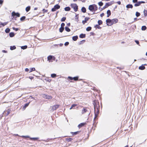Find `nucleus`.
Returning a JSON list of instances; mask_svg holds the SVG:
<instances>
[{
	"label": "nucleus",
	"mask_w": 147,
	"mask_h": 147,
	"mask_svg": "<svg viewBox=\"0 0 147 147\" xmlns=\"http://www.w3.org/2000/svg\"><path fill=\"white\" fill-rule=\"evenodd\" d=\"M100 25H98V24H96L94 26V27L96 28H97L98 29H100L101 28V27L99 26Z\"/></svg>",
	"instance_id": "41"
},
{
	"label": "nucleus",
	"mask_w": 147,
	"mask_h": 147,
	"mask_svg": "<svg viewBox=\"0 0 147 147\" xmlns=\"http://www.w3.org/2000/svg\"><path fill=\"white\" fill-rule=\"evenodd\" d=\"M100 108H97L94 109V121L96 119H97L98 116V115L100 113Z\"/></svg>",
	"instance_id": "2"
},
{
	"label": "nucleus",
	"mask_w": 147,
	"mask_h": 147,
	"mask_svg": "<svg viewBox=\"0 0 147 147\" xmlns=\"http://www.w3.org/2000/svg\"><path fill=\"white\" fill-rule=\"evenodd\" d=\"M85 40H83L82 41H80V42L79 43V44L80 45V44H82L83 43L85 42Z\"/></svg>",
	"instance_id": "55"
},
{
	"label": "nucleus",
	"mask_w": 147,
	"mask_h": 147,
	"mask_svg": "<svg viewBox=\"0 0 147 147\" xmlns=\"http://www.w3.org/2000/svg\"><path fill=\"white\" fill-rule=\"evenodd\" d=\"M108 3H109V4H110V6L111 5H112V4H113L114 3V1H111V2H108Z\"/></svg>",
	"instance_id": "59"
},
{
	"label": "nucleus",
	"mask_w": 147,
	"mask_h": 147,
	"mask_svg": "<svg viewBox=\"0 0 147 147\" xmlns=\"http://www.w3.org/2000/svg\"><path fill=\"white\" fill-rule=\"evenodd\" d=\"M2 52H3V53H7V51H5V50H3L2 51Z\"/></svg>",
	"instance_id": "64"
},
{
	"label": "nucleus",
	"mask_w": 147,
	"mask_h": 147,
	"mask_svg": "<svg viewBox=\"0 0 147 147\" xmlns=\"http://www.w3.org/2000/svg\"><path fill=\"white\" fill-rule=\"evenodd\" d=\"M70 6L72 8L74 9L75 11L76 12L78 11V6L76 4H71L70 5Z\"/></svg>",
	"instance_id": "3"
},
{
	"label": "nucleus",
	"mask_w": 147,
	"mask_h": 147,
	"mask_svg": "<svg viewBox=\"0 0 147 147\" xmlns=\"http://www.w3.org/2000/svg\"><path fill=\"white\" fill-rule=\"evenodd\" d=\"M78 14L76 15V16H75L76 17L75 19L77 20V22H78L79 21V20H78L79 17H78Z\"/></svg>",
	"instance_id": "48"
},
{
	"label": "nucleus",
	"mask_w": 147,
	"mask_h": 147,
	"mask_svg": "<svg viewBox=\"0 0 147 147\" xmlns=\"http://www.w3.org/2000/svg\"><path fill=\"white\" fill-rule=\"evenodd\" d=\"M8 23V22H5L4 23H2V22H0V25H1V26H5Z\"/></svg>",
	"instance_id": "21"
},
{
	"label": "nucleus",
	"mask_w": 147,
	"mask_h": 147,
	"mask_svg": "<svg viewBox=\"0 0 147 147\" xmlns=\"http://www.w3.org/2000/svg\"><path fill=\"white\" fill-rule=\"evenodd\" d=\"M89 18L86 17L85 18L84 20L82 21V23L83 24H85L87 22V21L90 19Z\"/></svg>",
	"instance_id": "14"
},
{
	"label": "nucleus",
	"mask_w": 147,
	"mask_h": 147,
	"mask_svg": "<svg viewBox=\"0 0 147 147\" xmlns=\"http://www.w3.org/2000/svg\"><path fill=\"white\" fill-rule=\"evenodd\" d=\"M78 38V36L77 35L73 36L72 37V39L73 40L76 41Z\"/></svg>",
	"instance_id": "18"
},
{
	"label": "nucleus",
	"mask_w": 147,
	"mask_h": 147,
	"mask_svg": "<svg viewBox=\"0 0 147 147\" xmlns=\"http://www.w3.org/2000/svg\"><path fill=\"white\" fill-rule=\"evenodd\" d=\"M138 2V0H133L132 2L134 3H136Z\"/></svg>",
	"instance_id": "60"
},
{
	"label": "nucleus",
	"mask_w": 147,
	"mask_h": 147,
	"mask_svg": "<svg viewBox=\"0 0 147 147\" xmlns=\"http://www.w3.org/2000/svg\"><path fill=\"white\" fill-rule=\"evenodd\" d=\"M147 28L145 26H143L141 27V30H142L144 31L146 30Z\"/></svg>",
	"instance_id": "34"
},
{
	"label": "nucleus",
	"mask_w": 147,
	"mask_h": 147,
	"mask_svg": "<svg viewBox=\"0 0 147 147\" xmlns=\"http://www.w3.org/2000/svg\"><path fill=\"white\" fill-rule=\"evenodd\" d=\"M65 26V23L63 22L61 24V27L64 28Z\"/></svg>",
	"instance_id": "56"
},
{
	"label": "nucleus",
	"mask_w": 147,
	"mask_h": 147,
	"mask_svg": "<svg viewBox=\"0 0 147 147\" xmlns=\"http://www.w3.org/2000/svg\"><path fill=\"white\" fill-rule=\"evenodd\" d=\"M145 68V67L144 66V65H142L141 66H140L139 67V69L141 70H143Z\"/></svg>",
	"instance_id": "17"
},
{
	"label": "nucleus",
	"mask_w": 147,
	"mask_h": 147,
	"mask_svg": "<svg viewBox=\"0 0 147 147\" xmlns=\"http://www.w3.org/2000/svg\"><path fill=\"white\" fill-rule=\"evenodd\" d=\"M86 122L81 123L78 125V127L79 128H80L81 127L84 126L85 125H86Z\"/></svg>",
	"instance_id": "15"
},
{
	"label": "nucleus",
	"mask_w": 147,
	"mask_h": 147,
	"mask_svg": "<svg viewBox=\"0 0 147 147\" xmlns=\"http://www.w3.org/2000/svg\"><path fill=\"white\" fill-rule=\"evenodd\" d=\"M69 43L68 42H66L65 43L64 45L65 46H67L69 45Z\"/></svg>",
	"instance_id": "57"
},
{
	"label": "nucleus",
	"mask_w": 147,
	"mask_h": 147,
	"mask_svg": "<svg viewBox=\"0 0 147 147\" xmlns=\"http://www.w3.org/2000/svg\"><path fill=\"white\" fill-rule=\"evenodd\" d=\"M31 140H33L34 141H36V140H37L38 139H39V138H38V137H36V138H31V137H30L29 138Z\"/></svg>",
	"instance_id": "25"
},
{
	"label": "nucleus",
	"mask_w": 147,
	"mask_h": 147,
	"mask_svg": "<svg viewBox=\"0 0 147 147\" xmlns=\"http://www.w3.org/2000/svg\"><path fill=\"white\" fill-rule=\"evenodd\" d=\"M103 3L101 1H100V2H99V3H98V5L100 6H102L103 5Z\"/></svg>",
	"instance_id": "47"
},
{
	"label": "nucleus",
	"mask_w": 147,
	"mask_h": 147,
	"mask_svg": "<svg viewBox=\"0 0 147 147\" xmlns=\"http://www.w3.org/2000/svg\"><path fill=\"white\" fill-rule=\"evenodd\" d=\"M35 70V68L33 67L30 69V71H29V72H30L32 71H34Z\"/></svg>",
	"instance_id": "49"
},
{
	"label": "nucleus",
	"mask_w": 147,
	"mask_h": 147,
	"mask_svg": "<svg viewBox=\"0 0 147 147\" xmlns=\"http://www.w3.org/2000/svg\"><path fill=\"white\" fill-rule=\"evenodd\" d=\"M42 11H43V13H47L48 12V10L45 9H42Z\"/></svg>",
	"instance_id": "53"
},
{
	"label": "nucleus",
	"mask_w": 147,
	"mask_h": 147,
	"mask_svg": "<svg viewBox=\"0 0 147 147\" xmlns=\"http://www.w3.org/2000/svg\"><path fill=\"white\" fill-rule=\"evenodd\" d=\"M55 58L54 56L52 55H50L47 57V60L49 62H53V61H55Z\"/></svg>",
	"instance_id": "6"
},
{
	"label": "nucleus",
	"mask_w": 147,
	"mask_h": 147,
	"mask_svg": "<svg viewBox=\"0 0 147 147\" xmlns=\"http://www.w3.org/2000/svg\"><path fill=\"white\" fill-rule=\"evenodd\" d=\"M65 30L67 32H69L71 31V30L68 27L66 26L65 27Z\"/></svg>",
	"instance_id": "31"
},
{
	"label": "nucleus",
	"mask_w": 147,
	"mask_h": 147,
	"mask_svg": "<svg viewBox=\"0 0 147 147\" xmlns=\"http://www.w3.org/2000/svg\"><path fill=\"white\" fill-rule=\"evenodd\" d=\"M64 30V28L60 27L59 29V31L60 32H62Z\"/></svg>",
	"instance_id": "40"
},
{
	"label": "nucleus",
	"mask_w": 147,
	"mask_h": 147,
	"mask_svg": "<svg viewBox=\"0 0 147 147\" xmlns=\"http://www.w3.org/2000/svg\"><path fill=\"white\" fill-rule=\"evenodd\" d=\"M81 11L83 13H85L86 12V8L84 7H82L81 8Z\"/></svg>",
	"instance_id": "26"
},
{
	"label": "nucleus",
	"mask_w": 147,
	"mask_h": 147,
	"mask_svg": "<svg viewBox=\"0 0 147 147\" xmlns=\"http://www.w3.org/2000/svg\"><path fill=\"white\" fill-rule=\"evenodd\" d=\"M104 13H103L100 14V16L101 17H102L103 16H104Z\"/></svg>",
	"instance_id": "62"
},
{
	"label": "nucleus",
	"mask_w": 147,
	"mask_h": 147,
	"mask_svg": "<svg viewBox=\"0 0 147 147\" xmlns=\"http://www.w3.org/2000/svg\"><path fill=\"white\" fill-rule=\"evenodd\" d=\"M51 76L52 78H55L56 77L57 75L55 74H52L51 75Z\"/></svg>",
	"instance_id": "37"
},
{
	"label": "nucleus",
	"mask_w": 147,
	"mask_h": 147,
	"mask_svg": "<svg viewBox=\"0 0 147 147\" xmlns=\"http://www.w3.org/2000/svg\"><path fill=\"white\" fill-rule=\"evenodd\" d=\"M30 102H29L28 103H26L25 104L24 106L22 108V109L23 110H25L26 107H27L29 105Z\"/></svg>",
	"instance_id": "16"
},
{
	"label": "nucleus",
	"mask_w": 147,
	"mask_h": 147,
	"mask_svg": "<svg viewBox=\"0 0 147 147\" xmlns=\"http://www.w3.org/2000/svg\"><path fill=\"white\" fill-rule=\"evenodd\" d=\"M79 76H76L75 77H72L71 76H68V78L70 80H74L75 81H77L78 80Z\"/></svg>",
	"instance_id": "8"
},
{
	"label": "nucleus",
	"mask_w": 147,
	"mask_h": 147,
	"mask_svg": "<svg viewBox=\"0 0 147 147\" xmlns=\"http://www.w3.org/2000/svg\"><path fill=\"white\" fill-rule=\"evenodd\" d=\"M60 7V6L58 4L55 5L54 7L51 9V11L53 12L55 11L56 10L59 9Z\"/></svg>",
	"instance_id": "7"
},
{
	"label": "nucleus",
	"mask_w": 147,
	"mask_h": 147,
	"mask_svg": "<svg viewBox=\"0 0 147 147\" xmlns=\"http://www.w3.org/2000/svg\"><path fill=\"white\" fill-rule=\"evenodd\" d=\"M93 104L94 105V109L97 108H100V107L99 105V103L97 100H94L93 101Z\"/></svg>",
	"instance_id": "4"
},
{
	"label": "nucleus",
	"mask_w": 147,
	"mask_h": 147,
	"mask_svg": "<svg viewBox=\"0 0 147 147\" xmlns=\"http://www.w3.org/2000/svg\"><path fill=\"white\" fill-rule=\"evenodd\" d=\"M112 20V23L113 24H115L117 23L118 21V20L117 19L115 18V19H111Z\"/></svg>",
	"instance_id": "13"
},
{
	"label": "nucleus",
	"mask_w": 147,
	"mask_h": 147,
	"mask_svg": "<svg viewBox=\"0 0 147 147\" xmlns=\"http://www.w3.org/2000/svg\"><path fill=\"white\" fill-rule=\"evenodd\" d=\"M42 97L43 98L48 99H51L52 98V97L51 96L45 94H43Z\"/></svg>",
	"instance_id": "10"
},
{
	"label": "nucleus",
	"mask_w": 147,
	"mask_h": 147,
	"mask_svg": "<svg viewBox=\"0 0 147 147\" xmlns=\"http://www.w3.org/2000/svg\"><path fill=\"white\" fill-rule=\"evenodd\" d=\"M20 137H21L22 138H30V136H20Z\"/></svg>",
	"instance_id": "54"
},
{
	"label": "nucleus",
	"mask_w": 147,
	"mask_h": 147,
	"mask_svg": "<svg viewBox=\"0 0 147 147\" xmlns=\"http://www.w3.org/2000/svg\"><path fill=\"white\" fill-rule=\"evenodd\" d=\"M140 13L138 12V11L136 12V16L137 17H138L140 16Z\"/></svg>",
	"instance_id": "46"
},
{
	"label": "nucleus",
	"mask_w": 147,
	"mask_h": 147,
	"mask_svg": "<svg viewBox=\"0 0 147 147\" xmlns=\"http://www.w3.org/2000/svg\"><path fill=\"white\" fill-rule=\"evenodd\" d=\"M15 34L13 32H11L9 34V36L10 37H13L15 36Z\"/></svg>",
	"instance_id": "24"
},
{
	"label": "nucleus",
	"mask_w": 147,
	"mask_h": 147,
	"mask_svg": "<svg viewBox=\"0 0 147 147\" xmlns=\"http://www.w3.org/2000/svg\"><path fill=\"white\" fill-rule=\"evenodd\" d=\"M87 111V110L85 108H84L82 110V114L84 113H86Z\"/></svg>",
	"instance_id": "36"
},
{
	"label": "nucleus",
	"mask_w": 147,
	"mask_h": 147,
	"mask_svg": "<svg viewBox=\"0 0 147 147\" xmlns=\"http://www.w3.org/2000/svg\"><path fill=\"white\" fill-rule=\"evenodd\" d=\"M59 106V105H53L52 107V109L53 110H55L57 109Z\"/></svg>",
	"instance_id": "12"
},
{
	"label": "nucleus",
	"mask_w": 147,
	"mask_h": 147,
	"mask_svg": "<svg viewBox=\"0 0 147 147\" xmlns=\"http://www.w3.org/2000/svg\"><path fill=\"white\" fill-rule=\"evenodd\" d=\"M26 19V17L25 16H23L21 17L20 18V20L22 21H24Z\"/></svg>",
	"instance_id": "39"
},
{
	"label": "nucleus",
	"mask_w": 147,
	"mask_h": 147,
	"mask_svg": "<svg viewBox=\"0 0 147 147\" xmlns=\"http://www.w3.org/2000/svg\"><path fill=\"white\" fill-rule=\"evenodd\" d=\"M66 19V18L65 17H63L61 19V21L62 22H63L65 21Z\"/></svg>",
	"instance_id": "45"
},
{
	"label": "nucleus",
	"mask_w": 147,
	"mask_h": 147,
	"mask_svg": "<svg viewBox=\"0 0 147 147\" xmlns=\"http://www.w3.org/2000/svg\"><path fill=\"white\" fill-rule=\"evenodd\" d=\"M79 132H80L79 131H76V132H71V133L73 135H76L78 134Z\"/></svg>",
	"instance_id": "27"
},
{
	"label": "nucleus",
	"mask_w": 147,
	"mask_h": 147,
	"mask_svg": "<svg viewBox=\"0 0 147 147\" xmlns=\"http://www.w3.org/2000/svg\"><path fill=\"white\" fill-rule=\"evenodd\" d=\"M143 12L145 16H147V10H146L144 9Z\"/></svg>",
	"instance_id": "43"
},
{
	"label": "nucleus",
	"mask_w": 147,
	"mask_h": 147,
	"mask_svg": "<svg viewBox=\"0 0 147 147\" xmlns=\"http://www.w3.org/2000/svg\"><path fill=\"white\" fill-rule=\"evenodd\" d=\"M55 138H55L53 139V138H48L45 141L47 142H48L50 140H52V139H55Z\"/></svg>",
	"instance_id": "58"
},
{
	"label": "nucleus",
	"mask_w": 147,
	"mask_h": 147,
	"mask_svg": "<svg viewBox=\"0 0 147 147\" xmlns=\"http://www.w3.org/2000/svg\"><path fill=\"white\" fill-rule=\"evenodd\" d=\"M91 29H92L91 27H90V26H89L86 28V30L87 31H89L91 30Z\"/></svg>",
	"instance_id": "38"
},
{
	"label": "nucleus",
	"mask_w": 147,
	"mask_h": 147,
	"mask_svg": "<svg viewBox=\"0 0 147 147\" xmlns=\"http://www.w3.org/2000/svg\"><path fill=\"white\" fill-rule=\"evenodd\" d=\"M86 36V35L85 34H83L82 33L80 34L79 35V37L81 38H84Z\"/></svg>",
	"instance_id": "19"
},
{
	"label": "nucleus",
	"mask_w": 147,
	"mask_h": 147,
	"mask_svg": "<svg viewBox=\"0 0 147 147\" xmlns=\"http://www.w3.org/2000/svg\"><path fill=\"white\" fill-rule=\"evenodd\" d=\"M3 1L2 0H0V4L2 5L3 3Z\"/></svg>",
	"instance_id": "63"
},
{
	"label": "nucleus",
	"mask_w": 147,
	"mask_h": 147,
	"mask_svg": "<svg viewBox=\"0 0 147 147\" xmlns=\"http://www.w3.org/2000/svg\"><path fill=\"white\" fill-rule=\"evenodd\" d=\"M10 110L9 109H8L7 111V113H6V116L8 115L9 113L10 112Z\"/></svg>",
	"instance_id": "50"
},
{
	"label": "nucleus",
	"mask_w": 147,
	"mask_h": 147,
	"mask_svg": "<svg viewBox=\"0 0 147 147\" xmlns=\"http://www.w3.org/2000/svg\"><path fill=\"white\" fill-rule=\"evenodd\" d=\"M98 25H101L102 24V22L101 20H98Z\"/></svg>",
	"instance_id": "42"
},
{
	"label": "nucleus",
	"mask_w": 147,
	"mask_h": 147,
	"mask_svg": "<svg viewBox=\"0 0 147 147\" xmlns=\"http://www.w3.org/2000/svg\"><path fill=\"white\" fill-rule=\"evenodd\" d=\"M71 9V8L69 7H67L64 8V10L66 11H70Z\"/></svg>",
	"instance_id": "22"
},
{
	"label": "nucleus",
	"mask_w": 147,
	"mask_h": 147,
	"mask_svg": "<svg viewBox=\"0 0 147 147\" xmlns=\"http://www.w3.org/2000/svg\"><path fill=\"white\" fill-rule=\"evenodd\" d=\"M30 9V6H28L26 8V11L27 12L29 11Z\"/></svg>",
	"instance_id": "29"
},
{
	"label": "nucleus",
	"mask_w": 147,
	"mask_h": 147,
	"mask_svg": "<svg viewBox=\"0 0 147 147\" xmlns=\"http://www.w3.org/2000/svg\"><path fill=\"white\" fill-rule=\"evenodd\" d=\"M12 29L13 30H15V31H17L19 30V28H15L14 27H13Z\"/></svg>",
	"instance_id": "51"
},
{
	"label": "nucleus",
	"mask_w": 147,
	"mask_h": 147,
	"mask_svg": "<svg viewBox=\"0 0 147 147\" xmlns=\"http://www.w3.org/2000/svg\"><path fill=\"white\" fill-rule=\"evenodd\" d=\"M141 5L140 1L137 2L134 5L135 7H137L140 6Z\"/></svg>",
	"instance_id": "28"
},
{
	"label": "nucleus",
	"mask_w": 147,
	"mask_h": 147,
	"mask_svg": "<svg viewBox=\"0 0 147 147\" xmlns=\"http://www.w3.org/2000/svg\"><path fill=\"white\" fill-rule=\"evenodd\" d=\"M88 9L92 11H95L98 9V7L96 5L94 4L89 5Z\"/></svg>",
	"instance_id": "1"
},
{
	"label": "nucleus",
	"mask_w": 147,
	"mask_h": 147,
	"mask_svg": "<svg viewBox=\"0 0 147 147\" xmlns=\"http://www.w3.org/2000/svg\"><path fill=\"white\" fill-rule=\"evenodd\" d=\"M135 42L137 45H138L139 46H140V45L139 44V42L138 40H135Z\"/></svg>",
	"instance_id": "52"
},
{
	"label": "nucleus",
	"mask_w": 147,
	"mask_h": 147,
	"mask_svg": "<svg viewBox=\"0 0 147 147\" xmlns=\"http://www.w3.org/2000/svg\"><path fill=\"white\" fill-rule=\"evenodd\" d=\"M126 7L127 8H132L133 7V6L132 4H128L126 5Z\"/></svg>",
	"instance_id": "23"
},
{
	"label": "nucleus",
	"mask_w": 147,
	"mask_h": 147,
	"mask_svg": "<svg viewBox=\"0 0 147 147\" xmlns=\"http://www.w3.org/2000/svg\"><path fill=\"white\" fill-rule=\"evenodd\" d=\"M27 48V45H25L22 46L21 47V48L22 49H25Z\"/></svg>",
	"instance_id": "44"
},
{
	"label": "nucleus",
	"mask_w": 147,
	"mask_h": 147,
	"mask_svg": "<svg viewBox=\"0 0 147 147\" xmlns=\"http://www.w3.org/2000/svg\"><path fill=\"white\" fill-rule=\"evenodd\" d=\"M20 15V14L19 13H16L14 11H13L11 13V16H12L13 18H15V19H16V18L17 17H19Z\"/></svg>",
	"instance_id": "5"
},
{
	"label": "nucleus",
	"mask_w": 147,
	"mask_h": 147,
	"mask_svg": "<svg viewBox=\"0 0 147 147\" xmlns=\"http://www.w3.org/2000/svg\"><path fill=\"white\" fill-rule=\"evenodd\" d=\"M107 17H109L111 14V11L110 10H108L107 11Z\"/></svg>",
	"instance_id": "20"
},
{
	"label": "nucleus",
	"mask_w": 147,
	"mask_h": 147,
	"mask_svg": "<svg viewBox=\"0 0 147 147\" xmlns=\"http://www.w3.org/2000/svg\"><path fill=\"white\" fill-rule=\"evenodd\" d=\"M73 139L71 138H66L65 139L66 141L68 142H71L72 140Z\"/></svg>",
	"instance_id": "30"
},
{
	"label": "nucleus",
	"mask_w": 147,
	"mask_h": 147,
	"mask_svg": "<svg viewBox=\"0 0 147 147\" xmlns=\"http://www.w3.org/2000/svg\"><path fill=\"white\" fill-rule=\"evenodd\" d=\"M10 31V29L9 28H7L5 30V33H8Z\"/></svg>",
	"instance_id": "35"
},
{
	"label": "nucleus",
	"mask_w": 147,
	"mask_h": 147,
	"mask_svg": "<svg viewBox=\"0 0 147 147\" xmlns=\"http://www.w3.org/2000/svg\"><path fill=\"white\" fill-rule=\"evenodd\" d=\"M77 104H73L71 105V107L69 109L70 110L74 108L76 106H77Z\"/></svg>",
	"instance_id": "33"
},
{
	"label": "nucleus",
	"mask_w": 147,
	"mask_h": 147,
	"mask_svg": "<svg viewBox=\"0 0 147 147\" xmlns=\"http://www.w3.org/2000/svg\"><path fill=\"white\" fill-rule=\"evenodd\" d=\"M90 34L92 36H94L95 35V34L94 32H90Z\"/></svg>",
	"instance_id": "61"
},
{
	"label": "nucleus",
	"mask_w": 147,
	"mask_h": 147,
	"mask_svg": "<svg viewBox=\"0 0 147 147\" xmlns=\"http://www.w3.org/2000/svg\"><path fill=\"white\" fill-rule=\"evenodd\" d=\"M107 24L108 26H111L113 25L112 20L111 19H107L106 21Z\"/></svg>",
	"instance_id": "9"
},
{
	"label": "nucleus",
	"mask_w": 147,
	"mask_h": 147,
	"mask_svg": "<svg viewBox=\"0 0 147 147\" xmlns=\"http://www.w3.org/2000/svg\"><path fill=\"white\" fill-rule=\"evenodd\" d=\"M110 5L109 4V3H106L105 6H104L103 7V8H102L101 9V11L102 10H103L107 8L109 6H110Z\"/></svg>",
	"instance_id": "11"
},
{
	"label": "nucleus",
	"mask_w": 147,
	"mask_h": 147,
	"mask_svg": "<svg viewBox=\"0 0 147 147\" xmlns=\"http://www.w3.org/2000/svg\"><path fill=\"white\" fill-rule=\"evenodd\" d=\"M16 47L15 46H11L10 47V49L11 50H13L16 49Z\"/></svg>",
	"instance_id": "32"
}]
</instances>
